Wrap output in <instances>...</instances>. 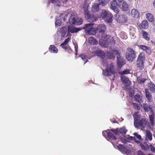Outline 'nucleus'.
Returning <instances> with one entry per match:
<instances>
[{
    "mask_svg": "<svg viewBox=\"0 0 155 155\" xmlns=\"http://www.w3.org/2000/svg\"><path fill=\"white\" fill-rule=\"evenodd\" d=\"M127 131V130L125 127H122L119 128H117L114 130L112 129L110 130H108L106 131H103L102 134L106 137V134H107V137L110 139L115 140L116 137L111 133L112 132L115 135L118 134L119 133L122 134H125Z\"/></svg>",
    "mask_w": 155,
    "mask_h": 155,
    "instance_id": "obj_1",
    "label": "nucleus"
},
{
    "mask_svg": "<svg viewBox=\"0 0 155 155\" xmlns=\"http://www.w3.org/2000/svg\"><path fill=\"white\" fill-rule=\"evenodd\" d=\"M92 49V53H94L95 55L100 57L102 58H103L106 55L110 59H114L115 58L111 52H104L96 47H93Z\"/></svg>",
    "mask_w": 155,
    "mask_h": 155,
    "instance_id": "obj_2",
    "label": "nucleus"
},
{
    "mask_svg": "<svg viewBox=\"0 0 155 155\" xmlns=\"http://www.w3.org/2000/svg\"><path fill=\"white\" fill-rule=\"evenodd\" d=\"M97 29L99 33H95L96 37L101 40L104 39H106V37L108 36L105 33L106 30V25L104 24L99 25L97 26Z\"/></svg>",
    "mask_w": 155,
    "mask_h": 155,
    "instance_id": "obj_3",
    "label": "nucleus"
},
{
    "mask_svg": "<svg viewBox=\"0 0 155 155\" xmlns=\"http://www.w3.org/2000/svg\"><path fill=\"white\" fill-rule=\"evenodd\" d=\"M103 66L107 67L105 71H103V75L105 76H114V74L113 71L114 65L112 64H110L109 65L107 66V62L105 60H103L102 63Z\"/></svg>",
    "mask_w": 155,
    "mask_h": 155,
    "instance_id": "obj_4",
    "label": "nucleus"
},
{
    "mask_svg": "<svg viewBox=\"0 0 155 155\" xmlns=\"http://www.w3.org/2000/svg\"><path fill=\"white\" fill-rule=\"evenodd\" d=\"M101 16L106 22L110 23L112 21V14L108 11L103 10L101 13Z\"/></svg>",
    "mask_w": 155,
    "mask_h": 155,
    "instance_id": "obj_5",
    "label": "nucleus"
},
{
    "mask_svg": "<svg viewBox=\"0 0 155 155\" xmlns=\"http://www.w3.org/2000/svg\"><path fill=\"white\" fill-rule=\"evenodd\" d=\"M94 24L93 23L86 24L83 28V29L84 30L86 34L90 35H94L95 34L96 31L93 27Z\"/></svg>",
    "mask_w": 155,
    "mask_h": 155,
    "instance_id": "obj_6",
    "label": "nucleus"
},
{
    "mask_svg": "<svg viewBox=\"0 0 155 155\" xmlns=\"http://www.w3.org/2000/svg\"><path fill=\"white\" fill-rule=\"evenodd\" d=\"M136 57V53L134 50L131 48H128L126 54V58L127 61L132 62Z\"/></svg>",
    "mask_w": 155,
    "mask_h": 155,
    "instance_id": "obj_7",
    "label": "nucleus"
},
{
    "mask_svg": "<svg viewBox=\"0 0 155 155\" xmlns=\"http://www.w3.org/2000/svg\"><path fill=\"white\" fill-rule=\"evenodd\" d=\"M145 60V56L143 53H140L137 58V66L140 69L143 68V62Z\"/></svg>",
    "mask_w": 155,
    "mask_h": 155,
    "instance_id": "obj_8",
    "label": "nucleus"
},
{
    "mask_svg": "<svg viewBox=\"0 0 155 155\" xmlns=\"http://www.w3.org/2000/svg\"><path fill=\"white\" fill-rule=\"evenodd\" d=\"M66 32V28L63 27L58 31L57 34L55 35V40L60 41L65 36Z\"/></svg>",
    "mask_w": 155,
    "mask_h": 155,
    "instance_id": "obj_9",
    "label": "nucleus"
},
{
    "mask_svg": "<svg viewBox=\"0 0 155 155\" xmlns=\"http://www.w3.org/2000/svg\"><path fill=\"white\" fill-rule=\"evenodd\" d=\"M145 124L146 121L144 119H135V120H134V125L136 128L140 127L142 128H144L146 125Z\"/></svg>",
    "mask_w": 155,
    "mask_h": 155,
    "instance_id": "obj_10",
    "label": "nucleus"
},
{
    "mask_svg": "<svg viewBox=\"0 0 155 155\" xmlns=\"http://www.w3.org/2000/svg\"><path fill=\"white\" fill-rule=\"evenodd\" d=\"M69 21L70 24L80 25L82 24L83 21L81 18H78L76 19L74 16L72 15L69 20Z\"/></svg>",
    "mask_w": 155,
    "mask_h": 155,
    "instance_id": "obj_11",
    "label": "nucleus"
},
{
    "mask_svg": "<svg viewBox=\"0 0 155 155\" xmlns=\"http://www.w3.org/2000/svg\"><path fill=\"white\" fill-rule=\"evenodd\" d=\"M67 17V15L65 13L62 14L59 17H57L55 23V26L56 27L61 25L63 20L64 21Z\"/></svg>",
    "mask_w": 155,
    "mask_h": 155,
    "instance_id": "obj_12",
    "label": "nucleus"
},
{
    "mask_svg": "<svg viewBox=\"0 0 155 155\" xmlns=\"http://www.w3.org/2000/svg\"><path fill=\"white\" fill-rule=\"evenodd\" d=\"M119 2V6L123 11H127L128 6L126 2L124 0H117Z\"/></svg>",
    "mask_w": 155,
    "mask_h": 155,
    "instance_id": "obj_13",
    "label": "nucleus"
},
{
    "mask_svg": "<svg viewBox=\"0 0 155 155\" xmlns=\"http://www.w3.org/2000/svg\"><path fill=\"white\" fill-rule=\"evenodd\" d=\"M107 37L106 39H102V40L107 42V45H114L116 43L115 38L114 37H111L110 35H107Z\"/></svg>",
    "mask_w": 155,
    "mask_h": 155,
    "instance_id": "obj_14",
    "label": "nucleus"
},
{
    "mask_svg": "<svg viewBox=\"0 0 155 155\" xmlns=\"http://www.w3.org/2000/svg\"><path fill=\"white\" fill-rule=\"evenodd\" d=\"M117 2L116 0H113V1L110 2V8L114 11L116 13H118L119 12V10L117 8Z\"/></svg>",
    "mask_w": 155,
    "mask_h": 155,
    "instance_id": "obj_15",
    "label": "nucleus"
},
{
    "mask_svg": "<svg viewBox=\"0 0 155 155\" xmlns=\"http://www.w3.org/2000/svg\"><path fill=\"white\" fill-rule=\"evenodd\" d=\"M134 137H130V139L137 143H140L141 140H142L140 135L138 134L137 133L135 132L134 133Z\"/></svg>",
    "mask_w": 155,
    "mask_h": 155,
    "instance_id": "obj_16",
    "label": "nucleus"
},
{
    "mask_svg": "<svg viewBox=\"0 0 155 155\" xmlns=\"http://www.w3.org/2000/svg\"><path fill=\"white\" fill-rule=\"evenodd\" d=\"M120 78L123 84H125V86L128 87L129 89V87L130 84V81L124 75H121Z\"/></svg>",
    "mask_w": 155,
    "mask_h": 155,
    "instance_id": "obj_17",
    "label": "nucleus"
},
{
    "mask_svg": "<svg viewBox=\"0 0 155 155\" xmlns=\"http://www.w3.org/2000/svg\"><path fill=\"white\" fill-rule=\"evenodd\" d=\"M117 65L118 67H121L125 63L124 59L120 55H117Z\"/></svg>",
    "mask_w": 155,
    "mask_h": 155,
    "instance_id": "obj_18",
    "label": "nucleus"
},
{
    "mask_svg": "<svg viewBox=\"0 0 155 155\" xmlns=\"http://www.w3.org/2000/svg\"><path fill=\"white\" fill-rule=\"evenodd\" d=\"M127 19L126 16L124 15H119L116 18V21L119 23H124Z\"/></svg>",
    "mask_w": 155,
    "mask_h": 155,
    "instance_id": "obj_19",
    "label": "nucleus"
},
{
    "mask_svg": "<svg viewBox=\"0 0 155 155\" xmlns=\"http://www.w3.org/2000/svg\"><path fill=\"white\" fill-rule=\"evenodd\" d=\"M143 107L144 111L145 112H148L150 111L149 112L150 114L154 112L150 105H148L146 103H143Z\"/></svg>",
    "mask_w": 155,
    "mask_h": 155,
    "instance_id": "obj_20",
    "label": "nucleus"
},
{
    "mask_svg": "<svg viewBox=\"0 0 155 155\" xmlns=\"http://www.w3.org/2000/svg\"><path fill=\"white\" fill-rule=\"evenodd\" d=\"M149 115V118L150 126L153 127L154 126V118L155 117V114L154 112L150 113Z\"/></svg>",
    "mask_w": 155,
    "mask_h": 155,
    "instance_id": "obj_21",
    "label": "nucleus"
},
{
    "mask_svg": "<svg viewBox=\"0 0 155 155\" xmlns=\"http://www.w3.org/2000/svg\"><path fill=\"white\" fill-rule=\"evenodd\" d=\"M85 17L89 20L90 21L92 22L96 21L97 18L94 16H91L88 12L84 13Z\"/></svg>",
    "mask_w": 155,
    "mask_h": 155,
    "instance_id": "obj_22",
    "label": "nucleus"
},
{
    "mask_svg": "<svg viewBox=\"0 0 155 155\" xmlns=\"http://www.w3.org/2000/svg\"><path fill=\"white\" fill-rule=\"evenodd\" d=\"M68 33L70 32L71 33H74L77 32L78 31L81 30V28H76L72 26H68Z\"/></svg>",
    "mask_w": 155,
    "mask_h": 155,
    "instance_id": "obj_23",
    "label": "nucleus"
},
{
    "mask_svg": "<svg viewBox=\"0 0 155 155\" xmlns=\"http://www.w3.org/2000/svg\"><path fill=\"white\" fill-rule=\"evenodd\" d=\"M118 149L122 153H124L126 154L129 153L130 152L129 149L124 147L123 145L120 144L117 146Z\"/></svg>",
    "mask_w": 155,
    "mask_h": 155,
    "instance_id": "obj_24",
    "label": "nucleus"
},
{
    "mask_svg": "<svg viewBox=\"0 0 155 155\" xmlns=\"http://www.w3.org/2000/svg\"><path fill=\"white\" fill-rule=\"evenodd\" d=\"M145 92L146 97L147 100L150 102H151L152 96L150 93L149 89L148 88H146L145 89Z\"/></svg>",
    "mask_w": 155,
    "mask_h": 155,
    "instance_id": "obj_25",
    "label": "nucleus"
},
{
    "mask_svg": "<svg viewBox=\"0 0 155 155\" xmlns=\"http://www.w3.org/2000/svg\"><path fill=\"white\" fill-rule=\"evenodd\" d=\"M131 15L132 17L137 18L139 16V13L136 9L134 8L131 10Z\"/></svg>",
    "mask_w": 155,
    "mask_h": 155,
    "instance_id": "obj_26",
    "label": "nucleus"
},
{
    "mask_svg": "<svg viewBox=\"0 0 155 155\" xmlns=\"http://www.w3.org/2000/svg\"><path fill=\"white\" fill-rule=\"evenodd\" d=\"M147 87L149 88V90H150L153 93H155V85L153 83L150 81L147 84Z\"/></svg>",
    "mask_w": 155,
    "mask_h": 155,
    "instance_id": "obj_27",
    "label": "nucleus"
},
{
    "mask_svg": "<svg viewBox=\"0 0 155 155\" xmlns=\"http://www.w3.org/2000/svg\"><path fill=\"white\" fill-rule=\"evenodd\" d=\"M140 145L141 148L145 150H149V145L146 142L140 143Z\"/></svg>",
    "mask_w": 155,
    "mask_h": 155,
    "instance_id": "obj_28",
    "label": "nucleus"
},
{
    "mask_svg": "<svg viewBox=\"0 0 155 155\" xmlns=\"http://www.w3.org/2000/svg\"><path fill=\"white\" fill-rule=\"evenodd\" d=\"M152 139V134L151 132L147 130L146 131V140H149L150 141H151Z\"/></svg>",
    "mask_w": 155,
    "mask_h": 155,
    "instance_id": "obj_29",
    "label": "nucleus"
},
{
    "mask_svg": "<svg viewBox=\"0 0 155 155\" xmlns=\"http://www.w3.org/2000/svg\"><path fill=\"white\" fill-rule=\"evenodd\" d=\"M99 4L97 3H95L92 7V11L93 12H95L99 11Z\"/></svg>",
    "mask_w": 155,
    "mask_h": 155,
    "instance_id": "obj_30",
    "label": "nucleus"
},
{
    "mask_svg": "<svg viewBox=\"0 0 155 155\" xmlns=\"http://www.w3.org/2000/svg\"><path fill=\"white\" fill-rule=\"evenodd\" d=\"M148 25V23L147 21L146 20H144L139 26V27L140 28H146L147 27Z\"/></svg>",
    "mask_w": 155,
    "mask_h": 155,
    "instance_id": "obj_31",
    "label": "nucleus"
},
{
    "mask_svg": "<svg viewBox=\"0 0 155 155\" xmlns=\"http://www.w3.org/2000/svg\"><path fill=\"white\" fill-rule=\"evenodd\" d=\"M141 34L143 38L145 39L147 41L150 40V35L146 31L142 30L141 31Z\"/></svg>",
    "mask_w": 155,
    "mask_h": 155,
    "instance_id": "obj_32",
    "label": "nucleus"
},
{
    "mask_svg": "<svg viewBox=\"0 0 155 155\" xmlns=\"http://www.w3.org/2000/svg\"><path fill=\"white\" fill-rule=\"evenodd\" d=\"M71 37H68L65 40L64 42L61 44V47L64 49H66V48L65 47V45H66L69 41L71 40Z\"/></svg>",
    "mask_w": 155,
    "mask_h": 155,
    "instance_id": "obj_33",
    "label": "nucleus"
},
{
    "mask_svg": "<svg viewBox=\"0 0 155 155\" xmlns=\"http://www.w3.org/2000/svg\"><path fill=\"white\" fill-rule=\"evenodd\" d=\"M49 49L50 51L51 52L56 53L58 51V50L57 48L53 45H51L49 48Z\"/></svg>",
    "mask_w": 155,
    "mask_h": 155,
    "instance_id": "obj_34",
    "label": "nucleus"
},
{
    "mask_svg": "<svg viewBox=\"0 0 155 155\" xmlns=\"http://www.w3.org/2000/svg\"><path fill=\"white\" fill-rule=\"evenodd\" d=\"M147 19L150 22H152L153 20V17L152 14L150 13H148L146 15Z\"/></svg>",
    "mask_w": 155,
    "mask_h": 155,
    "instance_id": "obj_35",
    "label": "nucleus"
},
{
    "mask_svg": "<svg viewBox=\"0 0 155 155\" xmlns=\"http://www.w3.org/2000/svg\"><path fill=\"white\" fill-rule=\"evenodd\" d=\"M135 100L137 102H141L142 100V97L138 94H136L134 97Z\"/></svg>",
    "mask_w": 155,
    "mask_h": 155,
    "instance_id": "obj_36",
    "label": "nucleus"
},
{
    "mask_svg": "<svg viewBox=\"0 0 155 155\" xmlns=\"http://www.w3.org/2000/svg\"><path fill=\"white\" fill-rule=\"evenodd\" d=\"M51 2L54 3L55 6H59L61 5V3L60 1L59 0H50V1Z\"/></svg>",
    "mask_w": 155,
    "mask_h": 155,
    "instance_id": "obj_37",
    "label": "nucleus"
},
{
    "mask_svg": "<svg viewBox=\"0 0 155 155\" xmlns=\"http://www.w3.org/2000/svg\"><path fill=\"white\" fill-rule=\"evenodd\" d=\"M140 49L145 51L146 52H149L150 51L149 47L145 45H140Z\"/></svg>",
    "mask_w": 155,
    "mask_h": 155,
    "instance_id": "obj_38",
    "label": "nucleus"
},
{
    "mask_svg": "<svg viewBox=\"0 0 155 155\" xmlns=\"http://www.w3.org/2000/svg\"><path fill=\"white\" fill-rule=\"evenodd\" d=\"M146 79L145 78H137V81L140 84H143L146 81Z\"/></svg>",
    "mask_w": 155,
    "mask_h": 155,
    "instance_id": "obj_39",
    "label": "nucleus"
},
{
    "mask_svg": "<svg viewBox=\"0 0 155 155\" xmlns=\"http://www.w3.org/2000/svg\"><path fill=\"white\" fill-rule=\"evenodd\" d=\"M134 107V108L135 109L138 110L140 109V107L139 105L137 103H132Z\"/></svg>",
    "mask_w": 155,
    "mask_h": 155,
    "instance_id": "obj_40",
    "label": "nucleus"
},
{
    "mask_svg": "<svg viewBox=\"0 0 155 155\" xmlns=\"http://www.w3.org/2000/svg\"><path fill=\"white\" fill-rule=\"evenodd\" d=\"M81 59L83 60H84L86 59L84 63V64H85L86 63H87L88 61V60L87 59H86L87 58V57L84 54H82L81 55Z\"/></svg>",
    "mask_w": 155,
    "mask_h": 155,
    "instance_id": "obj_41",
    "label": "nucleus"
},
{
    "mask_svg": "<svg viewBox=\"0 0 155 155\" xmlns=\"http://www.w3.org/2000/svg\"><path fill=\"white\" fill-rule=\"evenodd\" d=\"M129 71L128 70H126L123 71L122 72L121 74V75H124V74H129Z\"/></svg>",
    "mask_w": 155,
    "mask_h": 155,
    "instance_id": "obj_42",
    "label": "nucleus"
},
{
    "mask_svg": "<svg viewBox=\"0 0 155 155\" xmlns=\"http://www.w3.org/2000/svg\"><path fill=\"white\" fill-rule=\"evenodd\" d=\"M94 40H95L94 39V37H90V38L89 40V43L92 44L93 43V41Z\"/></svg>",
    "mask_w": 155,
    "mask_h": 155,
    "instance_id": "obj_43",
    "label": "nucleus"
},
{
    "mask_svg": "<svg viewBox=\"0 0 155 155\" xmlns=\"http://www.w3.org/2000/svg\"><path fill=\"white\" fill-rule=\"evenodd\" d=\"M149 147L153 152L154 153L155 152V148L151 144L150 145Z\"/></svg>",
    "mask_w": 155,
    "mask_h": 155,
    "instance_id": "obj_44",
    "label": "nucleus"
},
{
    "mask_svg": "<svg viewBox=\"0 0 155 155\" xmlns=\"http://www.w3.org/2000/svg\"><path fill=\"white\" fill-rule=\"evenodd\" d=\"M88 6H84L83 7V8L84 11V13L87 12H88Z\"/></svg>",
    "mask_w": 155,
    "mask_h": 155,
    "instance_id": "obj_45",
    "label": "nucleus"
},
{
    "mask_svg": "<svg viewBox=\"0 0 155 155\" xmlns=\"http://www.w3.org/2000/svg\"><path fill=\"white\" fill-rule=\"evenodd\" d=\"M99 4L102 6H104V0H98Z\"/></svg>",
    "mask_w": 155,
    "mask_h": 155,
    "instance_id": "obj_46",
    "label": "nucleus"
},
{
    "mask_svg": "<svg viewBox=\"0 0 155 155\" xmlns=\"http://www.w3.org/2000/svg\"><path fill=\"white\" fill-rule=\"evenodd\" d=\"M138 114V113L137 112H136L135 113V114L133 116L134 118V120H135V119H138V118H137Z\"/></svg>",
    "mask_w": 155,
    "mask_h": 155,
    "instance_id": "obj_47",
    "label": "nucleus"
},
{
    "mask_svg": "<svg viewBox=\"0 0 155 155\" xmlns=\"http://www.w3.org/2000/svg\"><path fill=\"white\" fill-rule=\"evenodd\" d=\"M114 53L116 54L117 55H119V52L118 50H114Z\"/></svg>",
    "mask_w": 155,
    "mask_h": 155,
    "instance_id": "obj_48",
    "label": "nucleus"
},
{
    "mask_svg": "<svg viewBox=\"0 0 155 155\" xmlns=\"http://www.w3.org/2000/svg\"><path fill=\"white\" fill-rule=\"evenodd\" d=\"M137 155H144V154L141 151H139L138 152Z\"/></svg>",
    "mask_w": 155,
    "mask_h": 155,
    "instance_id": "obj_49",
    "label": "nucleus"
},
{
    "mask_svg": "<svg viewBox=\"0 0 155 155\" xmlns=\"http://www.w3.org/2000/svg\"><path fill=\"white\" fill-rule=\"evenodd\" d=\"M153 4L154 7L155 8V0L153 1Z\"/></svg>",
    "mask_w": 155,
    "mask_h": 155,
    "instance_id": "obj_50",
    "label": "nucleus"
},
{
    "mask_svg": "<svg viewBox=\"0 0 155 155\" xmlns=\"http://www.w3.org/2000/svg\"><path fill=\"white\" fill-rule=\"evenodd\" d=\"M104 5H105V2H107L108 1V0H104Z\"/></svg>",
    "mask_w": 155,
    "mask_h": 155,
    "instance_id": "obj_51",
    "label": "nucleus"
},
{
    "mask_svg": "<svg viewBox=\"0 0 155 155\" xmlns=\"http://www.w3.org/2000/svg\"><path fill=\"white\" fill-rule=\"evenodd\" d=\"M75 51H76V52H77V50L76 49V47H75Z\"/></svg>",
    "mask_w": 155,
    "mask_h": 155,
    "instance_id": "obj_52",
    "label": "nucleus"
},
{
    "mask_svg": "<svg viewBox=\"0 0 155 155\" xmlns=\"http://www.w3.org/2000/svg\"><path fill=\"white\" fill-rule=\"evenodd\" d=\"M65 2H66L68 1V0H64Z\"/></svg>",
    "mask_w": 155,
    "mask_h": 155,
    "instance_id": "obj_53",
    "label": "nucleus"
},
{
    "mask_svg": "<svg viewBox=\"0 0 155 155\" xmlns=\"http://www.w3.org/2000/svg\"><path fill=\"white\" fill-rule=\"evenodd\" d=\"M131 145H130V144H129V146H131Z\"/></svg>",
    "mask_w": 155,
    "mask_h": 155,
    "instance_id": "obj_54",
    "label": "nucleus"
}]
</instances>
